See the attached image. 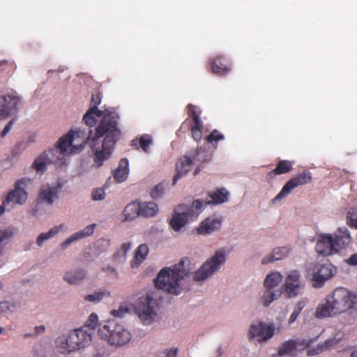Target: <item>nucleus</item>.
<instances>
[{
	"label": "nucleus",
	"instance_id": "obj_26",
	"mask_svg": "<svg viewBox=\"0 0 357 357\" xmlns=\"http://www.w3.org/2000/svg\"><path fill=\"white\" fill-rule=\"evenodd\" d=\"M288 254V249L286 247L277 248L273 249L271 254L265 256L261 263L262 264H267L275 261L282 259Z\"/></svg>",
	"mask_w": 357,
	"mask_h": 357
},
{
	"label": "nucleus",
	"instance_id": "obj_42",
	"mask_svg": "<svg viewBox=\"0 0 357 357\" xmlns=\"http://www.w3.org/2000/svg\"><path fill=\"white\" fill-rule=\"evenodd\" d=\"M347 222L351 227L357 229V208H352L348 211Z\"/></svg>",
	"mask_w": 357,
	"mask_h": 357
},
{
	"label": "nucleus",
	"instance_id": "obj_21",
	"mask_svg": "<svg viewBox=\"0 0 357 357\" xmlns=\"http://www.w3.org/2000/svg\"><path fill=\"white\" fill-rule=\"evenodd\" d=\"M96 226V224H92L86 227L84 229L74 233L73 235H71L69 238H66V241L61 243V248L63 249H65L68 245H70L73 242L91 236L93 233L94 228Z\"/></svg>",
	"mask_w": 357,
	"mask_h": 357
},
{
	"label": "nucleus",
	"instance_id": "obj_11",
	"mask_svg": "<svg viewBox=\"0 0 357 357\" xmlns=\"http://www.w3.org/2000/svg\"><path fill=\"white\" fill-rule=\"evenodd\" d=\"M155 301L149 295L139 298L136 312L144 324H150L155 317Z\"/></svg>",
	"mask_w": 357,
	"mask_h": 357
},
{
	"label": "nucleus",
	"instance_id": "obj_4",
	"mask_svg": "<svg viewBox=\"0 0 357 357\" xmlns=\"http://www.w3.org/2000/svg\"><path fill=\"white\" fill-rule=\"evenodd\" d=\"M351 236L347 228H339L335 237L331 234H321L317 241L315 250L323 256L337 253L351 243Z\"/></svg>",
	"mask_w": 357,
	"mask_h": 357
},
{
	"label": "nucleus",
	"instance_id": "obj_55",
	"mask_svg": "<svg viewBox=\"0 0 357 357\" xmlns=\"http://www.w3.org/2000/svg\"><path fill=\"white\" fill-rule=\"evenodd\" d=\"M112 314L116 317L122 316L121 312L119 310H113Z\"/></svg>",
	"mask_w": 357,
	"mask_h": 357
},
{
	"label": "nucleus",
	"instance_id": "obj_16",
	"mask_svg": "<svg viewBox=\"0 0 357 357\" xmlns=\"http://www.w3.org/2000/svg\"><path fill=\"white\" fill-rule=\"evenodd\" d=\"M58 155L60 153L57 146L55 149L44 151L34 160L33 166L37 172H43L46 169L47 165L56 162L59 159Z\"/></svg>",
	"mask_w": 357,
	"mask_h": 357
},
{
	"label": "nucleus",
	"instance_id": "obj_14",
	"mask_svg": "<svg viewBox=\"0 0 357 357\" xmlns=\"http://www.w3.org/2000/svg\"><path fill=\"white\" fill-rule=\"evenodd\" d=\"M275 332V327L273 324H267L264 322L252 324L249 330V337L251 339L255 338L259 342H264L271 338Z\"/></svg>",
	"mask_w": 357,
	"mask_h": 357
},
{
	"label": "nucleus",
	"instance_id": "obj_33",
	"mask_svg": "<svg viewBox=\"0 0 357 357\" xmlns=\"http://www.w3.org/2000/svg\"><path fill=\"white\" fill-rule=\"evenodd\" d=\"M152 138L149 135H142L139 140L133 139L131 141V146L138 149V144L142 149L145 152H149V146L152 144Z\"/></svg>",
	"mask_w": 357,
	"mask_h": 357
},
{
	"label": "nucleus",
	"instance_id": "obj_23",
	"mask_svg": "<svg viewBox=\"0 0 357 357\" xmlns=\"http://www.w3.org/2000/svg\"><path fill=\"white\" fill-rule=\"evenodd\" d=\"M128 160L127 158H122L119 164L118 168L114 172L113 176L117 183L125 181L128 176Z\"/></svg>",
	"mask_w": 357,
	"mask_h": 357
},
{
	"label": "nucleus",
	"instance_id": "obj_34",
	"mask_svg": "<svg viewBox=\"0 0 357 357\" xmlns=\"http://www.w3.org/2000/svg\"><path fill=\"white\" fill-rule=\"evenodd\" d=\"M281 295L280 291H275L267 289L261 296V301L264 307H268L274 300L278 299Z\"/></svg>",
	"mask_w": 357,
	"mask_h": 357
},
{
	"label": "nucleus",
	"instance_id": "obj_8",
	"mask_svg": "<svg viewBox=\"0 0 357 357\" xmlns=\"http://www.w3.org/2000/svg\"><path fill=\"white\" fill-rule=\"evenodd\" d=\"M204 202L201 199H196L190 205L181 204L175 211L169 222L171 227L176 231L181 230L188 221L200 213L203 208Z\"/></svg>",
	"mask_w": 357,
	"mask_h": 357
},
{
	"label": "nucleus",
	"instance_id": "obj_13",
	"mask_svg": "<svg viewBox=\"0 0 357 357\" xmlns=\"http://www.w3.org/2000/svg\"><path fill=\"white\" fill-rule=\"evenodd\" d=\"M20 98L16 93L0 96V117L7 118L17 112Z\"/></svg>",
	"mask_w": 357,
	"mask_h": 357
},
{
	"label": "nucleus",
	"instance_id": "obj_36",
	"mask_svg": "<svg viewBox=\"0 0 357 357\" xmlns=\"http://www.w3.org/2000/svg\"><path fill=\"white\" fill-rule=\"evenodd\" d=\"M62 225L59 226H55L52 228H51L46 233H41L36 239V243L38 246H41L43 243V242L46 240L50 239L52 236H54L55 234L59 232V231L61 229Z\"/></svg>",
	"mask_w": 357,
	"mask_h": 357
},
{
	"label": "nucleus",
	"instance_id": "obj_22",
	"mask_svg": "<svg viewBox=\"0 0 357 357\" xmlns=\"http://www.w3.org/2000/svg\"><path fill=\"white\" fill-rule=\"evenodd\" d=\"M208 196L210 197L211 200H202L204 202L203 208L208 204H219L227 202L229 192L225 188H220L213 192H210Z\"/></svg>",
	"mask_w": 357,
	"mask_h": 357
},
{
	"label": "nucleus",
	"instance_id": "obj_43",
	"mask_svg": "<svg viewBox=\"0 0 357 357\" xmlns=\"http://www.w3.org/2000/svg\"><path fill=\"white\" fill-rule=\"evenodd\" d=\"M13 235V231L10 229L0 230V255L3 254V245L9 240Z\"/></svg>",
	"mask_w": 357,
	"mask_h": 357
},
{
	"label": "nucleus",
	"instance_id": "obj_59",
	"mask_svg": "<svg viewBox=\"0 0 357 357\" xmlns=\"http://www.w3.org/2000/svg\"><path fill=\"white\" fill-rule=\"evenodd\" d=\"M187 123H187V121H184V122L183 123V124H182V127H183V126H184L185 125H186Z\"/></svg>",
	"mask_w": 357,
	"mask_h": 357
},
{
	"label": "nucleus",
	"instance_id": "obj_46",
	"mask_svg": "<svg viewBox=\"0 0 357 357\" xmlns=\"http://www.w3.org/2000/svg\"><path fill=\"white\" fill-rule=\"evenodd\" d=\"M164 192V188L162 184H158L151 192V197L153 199H158L160 197Z\"/></svg>",
	"mask_w": 357,
	"mask_h": 357
},
{
	"label": "nucleus",
	"instance_id": "obj_9",
	"mask_svg": "<svg viewBox=\"0 0 357 357\" xmlns=\"http://www.w3.org/2000/svg\"><path fill=\"white\" fill-rule=\"evenodd\" d=\"M226 260L225 252L220 250L215 252L213 257L208 259L195 272L193 280L197 282L205 280L215 272Z\"/></svg>",
	"mask_w": 357,
	"mask_h": 357
},
{
	"label": "nucleus",
	"instance_id": "obj_45",
	"mask_svg": "<svg viewBox=\"0 0 357 357\" xmlns=\"http://www.w3.org/2000/svg\"><path fill=\"white\" fill-rule=\"evenodd\" d=\"M224 139L225 136L218 130L215 129L206 137V141L208 143L213 144L214 142H218Z\"/></svg>",
	"mask_w": 357,
	"mask_h": 357
},
{
	"label": "nucleus",
	"instance_id": "obj_30",
	"mask_svg": "<svg viewBox=\"0 0 357 357\" xmlns=\"http://www.w3.org/2000/svg\"><path fill=\"white\" fill-rule=\"evenodd\" d=\"M158 211V206L153 202L140 203L139 216L144 218L153 217Z\"/></svg>",
	"mask_w": 357,
	"mask_h": 357
},
{
	"label": "nucleus",
	"instance_id": "obj_38",
	"mask_svg": "<svg viewBox=\"0 0 357 357\" xmlns=\"http://www.w3.org/2000/svg\"><path fill=\"white\" fill-rule=\"evenodd\" d=\"M339 340L335 337L328 338L324 342L319 344L317 345V347L316 349V354H319L324 351L330 349L334 347L336 344H337Z\"/></svg>",
	"mask_w": 357,
	"mask_h": 357
},
{
	"label": "nucleus",
	"instance_id": "obj_41",
	"mask_svg": "<svg viewBox=\"0 0 357 357\" xmlns=\"http://www.w3.org/2000/svg\"><path fill=\"white\" fill-rule=\"evenodd\" d=\"M105 296H109V292L105 291H100L92 294L86 295L84 300L91 303H98L103 299Z\"/></svg>",
	"mask_w": 357,
	"mask_h": 357
},
{
	"label": "nucleus",
	"instance_id": "obj_61",
	"mask_svg": "<svg viewBox=\"0 0 357 357\" xmlns=\"http://www.w3.org/2000/svg\"><path fill=\"white\" fill-rule=\"evenodd\" d=\"M3 288V285L0 283V289Z\"/></svg>",
	"mask_w": 357,
	"mask_h": 357
},
{
	"label": "nucleus",
	"instance_id": "obj_40",
	"mask_svg": "<svg viewBox=\"0 0 357 357\" xmlns=\"http://www.w3.org/2000/svg\"><path fill=\"white\" fill-rule=\"evenodd\" d=\"M188 128L190 129L194 140L197 142H201L202 139L203 124L188 125Z\"/></svg>",
	"mask_w": 357,
	"mask_h": 357
},
{
	"label": "nucleus",
	"instance_id": "obj_3",
	"mask_svg": "<svg viewBox=\"0 0 357 357\" xmlns=\"http://www.w3.org/2000/svg\"><path fill=\"white\" fill-rule=\"evenodd\" d=\"M194 267L188 258L181 259L173 267H165L160 271L155 279V285L169 294L178 295L181 292L180 282L188 276Z\"/></svg>",
	"mask_w": 357,
	"mask_h": 357
},
{
	"label": "nucleus",
	"instance_id": "obj_50",
	"mask_svg": "<svg viewBox=\"0 0 357 357\" xmlns=\"http://www.w3.org/2000/svg\"><path fill=\"white\" fill-rule=\"evenodd\" d=\"M346 262L349 265L356 266L357 265V253L351 255L347 260Z\"/></svg>",
	"mask_w": 357,
	"mask_h": 357
},
{
	"label": "nucleus",
	"instance_id": "obj_5",
	"mask_svg": "<svg viewBox=\"0 0 357 357\" xmlns=\"http://www.w3.org/2000/svg\"><path fill=\"white\" fill-rule=\"evenodd\" d=\"M90 129L89 131H90ZM89 132L77 128L70 130L66 135L61 137L57 143L59 153L63 155L70 154L80 151L89 142Z\"/></svg>",
	"mask_w": 357,
	"mask_h": 357
},
{
	"label": "nucleus",
	"instance_id": "obj_18",
	"mask_svg": "<svg viewBox=\"0 0 357 357\" xmlns=\"http://www.w3.org/2000/svg\"><path fill=\"white\" fill-rule=\"evenodd\" d=\"M61 186H50L49 184L43 185L40 190L39 197L43 202L52 205L54 199H57Z\"/></svg>",
	"mask_w": 357,
	"mask_h": 357
},
{
	"label": "nucleus",
	"instance_id": "obj_12",
	"mask_svg": "<svg viewBox=\"0 0 357 357\" xmlns=\"http://www.w3.org/2000/svg\"><path fill=\"white\" fill-rule=\"evenodd\" d=\"M336 267L329 262L317 264L312 268V280L314 287H321L324 282L335 275Z\"/></svg>",
	"mask_w": 357,
	"mask_h": 357
},
{
	"label": "nucleus",
	"instance_id": "obj_44",
	"mask_svg": "<svg viewBox=\"0 0 357 357\" xmlns=\"http://www.w3.org/2000/svg\"><path fill=\"white\" fill-rule=\"evenodd\" d=\"M100 102H101L100 93H96V94H93L91 96L90 108H93V109H95L96 112H104V114H107V112H111L110 110L107 109L103 111L98 109V105H100Z\"/></svg>",
	"mask_w": 357,
	"mask_h": 357
},
{
	"label": "nucleus",
	"instance_id": "obj_54",
	"mask_svg": "<svg viewBox=\"0 0 357 357\" xmlns=\"http://www.w3.org/2000/svg\"><path fill=\"white\" fill-rule=\"evenodd\" d=\"M35 330L37 333H42L45 331V328L44 326L41 325V326H36Z\"/></svg>",
	"mask_w": 357,
	"mask_h": 357
},
{
	"label": "nucleus",
	"instance_id": "obj_58",
	"mask_svg": "<svg viewBox=\"0 0 357 357\" xmlns=\"http://www.w3.org/2000/svg\"><path fill=\"white\" fill-rule=\"evenodd\" d=\"M108 269H110L112 272H115V269L114 268H108Z\"/></svg>",
	"mask_w": 357,
	"mask_h": 357
},
{
	"label": "nucleus",
	"instance_id": "obj_35",
	"mask_svg": "<svg viewBox=\"0 0 357 357\" xmlns=\"http://www.w3.org/2000/svg\"><path fill=\"white\" fill-rule=\"evenodd\" d=\"M282 280V275L279 272H273L268 274L264 280V286L266 289H273V287L278 286Z\"/></svg>",
	"mask_w": 357,
	"mask_h": 357
},
{
	"label": "nucleus",
	"instance_id": "obj_51",
	"mask_svg": "<svg viewBox=\"0 0 357 357\" xmlns=\"http://www.w3.org/2000/svg\"><path fill=\"white\" fill-rule=\"evenodd\" d=\"M177 348H172L167 351L166 357H177Z\"/></svg>",
	"mask_w": 357,
	"mask_h": 357
},
{
	"label": "nucleus",
	"instance_id": "obj_6",
	"mask_svg": "<svg viewBox=\"0 0 357 357\" xmlns=\"http://www.w3.org/2000/svg\"><path fill=\"white\" fill-rule=\"evenodd\" d=\"M91 342V333L86 329L79 328L62 335L56 339L58 347L70 353L85 347Z\"/></svg>",
	"mask_w": 357,
	"mask_h": 357
},
{
	"label": "nucleus",
	"instance_id": "obj_28",
	"mask_svg": "<svg viewBox=\"0 0 357 357\" xmlns=\"http://www.w3.org/2000/svg\"><path fill=\"white\" fill-rule=\"evenodd\" d=\"M140 203L137 202H131L127 204L123 210V220H132L139 216Z\"/></svg>",
	"mask_w": 357,
	"mask_h": 357
},
{
	"label": "nucleus",
	"instance_id": "obj_47",
	"mask_svg": "<svg viewBox=\"0 0 357 357\" xmlns=\"http://www.w3.org/2000/svg\"><path fill=\"white\" fill-rule=\"evenodd\" d=\"M105 193L103 188H97L92 192V199L93 200H102L105 198Z\"/></svg>",
	"mask_w": 357,
	"mask_h": 357
},
{
	"label": "nucleus",
	"instance_id": "obj_15",
	"mask_svg": "<svg viewBox=\"0 0 357 357\" xmlns=\"http://www.w3.org/2000/svg\"><path fill=\"white\" fill-rule=\"evenodd\" d=\"M303 289L301 281V275L296 270L292 271L287 275L284 285V291L289 298L296 297L301 294Z\"/></svg>",
	"mask_w": 357,
	"mask_h": 357
},
{
	"label": "nucleus",
	"instance_id": "obj_10",
	"mask_svg": "<svg viewBox=\"0 0 357 357\" xmlns=\"http://www.w3.org/2000/svg\"><path fill=\"white\" fill-rule=\"evenodd\" d=\"M312 179V174L309 171H303L301 173L292 177L284 185L280 192L273 199V202L275 203L280 201L290 194L294 188L310 183Z\"/></svg>",
	"mask_w": 357,
	"mask_h": 357
},
{
	"label": "nucleus",
	"instance_id": "obj_20",
	"mask_svg": "<svg viewBox=\"0 0 357 357\" xmlns=\"http://www.w3.org/2000/svg\"><path fill=\"white\" fill-rule=\"evenodd\" d=\"M192 161L188 156H183L180 158L179 163L176 165V174L174 176L172 185H175L177 181L185 176L190 169Z\"/></svg>",
	"mask_w": 357,
	"mask_h": 357
},
{
	"label": "nucleus",
	"instance_id": "obj_24",
	"mask_svg": "<svg viewBox=\"0 0 357 357\" xmlns=\"http://www.w3.org/2000/svg\"><path fill=\"white\" fill-rule=\"evenodd\" d=\"M294 161L291 160H280L275 169L268 173L269 177L276 175H281L290 172L293 169Z\"/></svg>",
	"mask_w": 357,
	"mask_h": 357
},
{
	"label": "nucleus",
	"instance_id": "obj_17",
	"mask_svg": "<svg viewBox=\"0 0 357 357\" xmlns=\"http://www.w3.org/2000/svg\"><path fill=\"white\" fill-rule=\"evenodd\" d=\"M25 185V178L17 181L14 190L10 192L7 196V202H13L17 204H24L27 199V192L24 189Z\"/></svg>",
	"mask_w": 357,
	"mask_h": 357
},
{
	"label": "nucleus",
	"instance_id": "obj_27",
	"mask_svg": "<svg viewBox=\"0 0 357 357\" xmlns=\"http://www.w3.org/2000/svg\"><path fill=\"white\" fill-rule=\"evenodd\" d=\"M109 113H116V112H109L107 114L104 112H98L93 108H89L83 116V121L86 126L92 128L97 122L96 117L102 116V119Z\"/></svg>",
	"mask_w": 357,
	"mask_h": 357
},
{
	"label": "nucleus",
	"instance_id": "obj_56",
	"mask_svg": "<svg viewBox=\"0 0 357 357\" xmlns=\"http://www.w3.org/2000/svg\"><path fill=\"white\" fill-rule=\"evenodd\" d=\"M350 357H357V351H354L351 353Z\"/></svg>",
	"mask_w": 357,
	"mask_h": 357
},
{
	"label": "nucleus",
	"instance_id": "obj_53",
	"mask_svg": "<svg viewBox=\"0 0 357 357\" xmlns=\"http://www.w3.org/2000/svg\"><path fill=\"white\" fill-rule=\"evenodd\" d=\"M131 248L130 243H123L121 245V249L123 251V255H126V252Z\"/></svg>",
	"mask_w": 357,
	"mask_h": 357
},
{
	"label": "nucleus",
	"instance_id": "obj_52",
	"mask_svg": "<svg viewBox=\"0 0 357 357\" xmlns=\"http://www.w3.org/2000/svg\"><path fill=\"white\" fill-rule=\"evenodd\" d=\"M300 314L298 312H297V311H293V312L291 313L290 317H289V324H291L293 322H294L297 317H298Z\"/></svg>",
	"mask_w": 357,
	"mask_h": 357
},
{
	"label": "nucleus",
	"instance_id": "obj_25",
	"mask_svg": "<svg viewBox=\"0 0 357 357\" xmlns=\"http://www.w3.org/2000/svg\"><path fill=\"white\" fill-rule=\"evenodd\" d=\"M149 252V249L146 244L139 245L135 252L134 259L131 261V266L132 268L138 267L145 260Z\"/></svg>",
	"mask_w": 357,
	"mask_h": 357
},
{
	"label": "nucleus",
	"instance_id": "obj_31",
	"mask_svg": "<svg viewBox=\"0 0 357 357\" xmlns=\"http://www.w3.org/2000/svg\"><path fill=\"white\" fill-rule=\"evenodd\" d=\"M297 351V342L295 340H289L285 341L278 349V355L294 356Z\"/></svg>",
	"mask_w": 357,
	"mask_h": 357
},
{
	"label": "nucleus",
	"instance_id": "obj_1",
	"mask_svg": "<svg viewBox=\"0 0 357 357\" xmlns=\"http://www.w3.org/2000/svg\"><path fill=\"white\" fill-rule=\"evenodd\" d=\"M117 113H109L100 120L96 128V133L89 131V146L93 152V165L101 167L111 158L114 146L119 140L121 130L118 128Z\"/></svg>",
	"mask_w": 357,
	"mask_h": 357
},
{
	"label": "nucleus",
	"instance_id": "obj_49",
	"mask_svg": "<svg viewBox=\"0 0 357 357\" xmlns=\"http://www.w3.org/2000/svg\"><path fill=\"white\" fill-rule=\"evenodd\" d=\"M307 302V299L298 301L295 305L294 310L297 311V312L300 314L303 309L305 307Z\"/></svg>",
	"mask_w": 357,
	"mask_h": 357
},
{
	"label": "nucleus",
	"instance_id": "obj_32",
	"mask_svg": "<svg viewBox=\"0 0 357 357\" xmlns=\"http://www.w3.org/2000/svg\"><path fill=\"white\" fill-rule=\"evenodd\" d=\"M221 225V222L219 220H210L206 219L204 221L201 226L198 229V231L199 234H210L218 229Z\"/></svg>",
	"mask_w": 357,
	"mask_h": 357
},
{
	"label": "nucleus",
	"instance_id": "obj_19",
	"mask_svg": "<svg viewBox=\"0 0 357 357\" xmlns=\"http://www.w3.org/2000/svg\"><path fill=\"white\" fill-rule=\"evenodd\" d=\"M211 70L213 73L223 75L231 70L229 60L223 56H215L211 63Z\"/></svg>",
	"mask_w": 357,
	"mask_h": 357
},
{
	"label": "nucleus",
	"instance_id": "obj_48",
	"mask_svg": "<svg viewBox=\"0 0 357 357\" xmlns=\"http://www.w3.org/2000/svg\"><path fill=\"white\" fill-rule=\"evenodd\" d=\"M15 119H13L12 120H10L6 125V126L4 127L3 130H2V132H1V137H4L9 132L10 130H11L13 124L15 123Z\"/></svg>",
	"mask_w": 357,
	"mask_h": 357
},
{
	"label": "nucleus",
	"instance_id": "obj_57",
	"mask_svg": "<svg viewBox=\"0 0 357 357\" xmlns=\"http://www.w3.org/2000/svg\"><path fill=\"white\" fill-rule=\"evenodd\" d=\"M5 211V207L3 206H0V215L3 213Z\"/></svg>",
	"mask_w": 357,
	"mask_h": 357
},
{
	"label": "nucleus",
	"instance_id": "obj_37",
	"mask_svg": "<svg viewBox=\"0 0 357 357\" xmlns=\"http://www.w3.org/2000/svg\"><path fill=\"white\" fill-rule=\"evenodd\" d=\"M187 109L188 116L192 119V122L189 125H197L202 123L199 116L200 112L198 110V108L196 106L192 104H188L187 106Z\"/></svg>",
	"mask_w": 357,
	"mask_h": 357
},
{
	"label": "nucleus",
	"instance_id": "obj_29",
	"mask_svg": "<svg viewBox=\"0 0 357 357\" xmlns=\"http://www.w3.org/2000/svg\"><path fill=\"white\" fill-rule=\"evenodd\" d=\"M86 277V271L83 269H76L68 271L64 275V280L70 284H77Z\"/></svg>",
	"mask_w": 357,
	"mask_h": 357
},
{
	"label": "nucleus",
	"instance_id": "obj_62",
	"mask_svg": "<svg viewBox=\"0 0 357 357\" xmlns=\"http://www.w3.org/2000/svg\"><path fill=\"white\" fill-rule=\"evenodd\" d=\"M195 174H197V171L195 170V172H194Z\"/></svg>",
	"mask_w": 357,
	"mask_h": 357
},
{
	"label": "nucleus",
	"instance_id": "obj_7",
	"mask_svg": "<svg viewBox=\"0 0 357 357\" xmlns=\"http://www.w3.org/2000/svg\"><path fill=\"white\" fill-rule=\"evenodd\" d=\"M98 334L102 339L107 340L111 345L116 347L125 345L131 339L130 333L114 320H109L100 327Z\"/></svg>",
	"mask_w": 357,
	"mask_h": 357
},
{
	"label": "nucleus",
	"instance_id": "obj_60",
	"mask_svg": "<svg viewBox=\"0 0 357 357\" xmlns=\"http://www.w3.org/2000/svg\"><path fill=\"white\" fill-rule=\"evenodd\" d=\"M3 331V328L0 327V334L2 333Z\"/></svg>",
	"mask_w": 357,
	"mask_h": 357
},
{
	"label": "nucleus",
	"instance_id": "obj_2",
	"mask_svg": "<svg viewBox=\"0 0 357 357\" xmlns=\"http://www.w3.org/2000/svg\"><path fill=\"white\" fill-rule=\"evenodd\" d=\"M357 310V294L344 287L336 288L318 305L315 317H335L346 312Z\"/></svg>",
	"mask_w": 357,
	"mask_h": 357
},
{
	"label": "nucleus",
	"instance_id": "obj_39",
	"mask_svg": "<svg viewBox=\"0 0 357 357\" xmlns=\"http://www.w3.org/2000/svg\"><path fill=\"white\" fill-rule=\"evenodd\" d=\"M98 323V315L95 313H92L87 321L85 323V325L82 328L83 329H86L88 332L91 333V335L93 333Z\"/></svg>",
	"mask_w": 357,
	"mask_h": 357
}]
</instances>
